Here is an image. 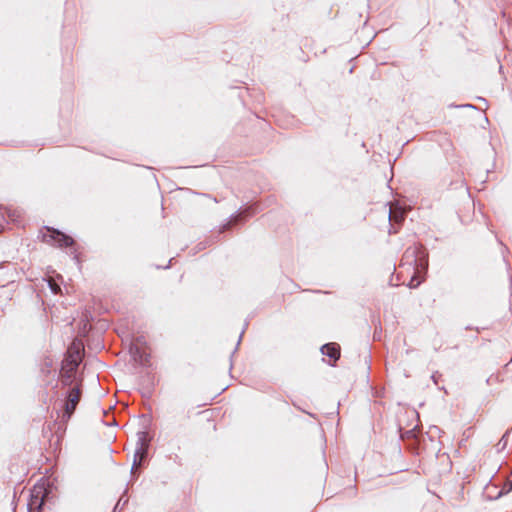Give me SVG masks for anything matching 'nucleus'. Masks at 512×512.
Returning a JSON list of instances; mask_svg holds the SVG:
<instances>
[{
    "instance_id": "nucleus-22",
    "label": "nucleus",
    "mask_w": 512,
    "mask_h": 512,
    "mask_svg": "<svg viewBox=\"0 0 512 512\" xmlns=\"http://www.w3.org/2000/svg\"><path fill=\"white\" fill-rule=\"evenodd\" d=\"M511 477H512V471H511Z\"/></svg>"
},
{
    "instance_id": "nucleus-15",
    "label": "nucleus",
    "mask_w": 512,
    "mask_h": 512,
    "mask_svg": "<svg viewBox=\"0 0 512 512\" xmlns=\"http://www.w3.org/2000/svg\"><path fill=\"white\" fill-rule=\"evenodd\" d=\"M440 377H441V375H440L438 372L434 373V374L431 376V378H432L433 382H434L436 385H438V379H439Z\"/></svg>"
},
{
    "instance_id": "nucleus-16",
    "label": "nucleus",
    "mask_w": 512,
    "mask_h": 512,
    "mask_svg": "<svg viewBox=\"0 0 512 512\" xmlns=\"http://www.w3.org/2000/svg\"><path fill=\"white\" fill-rule=\"evenodd\" d=\"M107 425H110V426H115L117 425L116 421H115V418H113V421L111 423H107Z\"/></svg>"
},
{
    "instance_id": "nucleus-9",
    "label": "nucleus",
    "mask_w": 512,
    "mask_h": 512,
    "mask_svg": "<svg viewBox=\"0 0 512 512\" xmlns=\"http://www.w3.org/2000/svg\"><path fill=\"white\" fill-rule=\"evenodd\" d=\"M323 355L328 356L331 360L336 362L340 357V347L336 343H327L321 347Z\"/></svg>"
},
{
    "instance_id": "nucleus-3",
    "label": "nucleus",
    "mask_w": 512,
    "mask_h": 512,
    "mask_svg": "<svg viewBox=\"0 0 512 512\" xmlns=\"http://www.w3.org/2000/svg\"><path fill=\"white\" fill-rule=\"evenodd\" d=\"M81 398V385L77 384L70 388L66 398L61 400L59 407L64 409L62 416H72Z\"/></svg>"
},
{
    "instance_id": "nucleus-19",
    "label": "nucleus",
    "mask_w": 512,
    "mask_h": 512,
    "mask_svg": "<svg viewBox=\"0 0 512 512\" xmlns=\"http://www.w3.org/2000/svg\"><path fill=\"white\" fill-rule=\"evenodd\" d=\"M243 333H244V330L242 331L241 335L239 336V340H238L237 345H239V343H240V341H241V339H242V335H243Z\"/></svg>"
},
{
    "instance_id": "nucleus-20",
    "label": "nucleus",
    "mask_w": 512,
    "mask_h": 512,
    "mask_svg": "<svg viewBox=\"0 0 512 512\" xmlns=\"http://www.w3.org/2000/svg\"><path fill=\"white\" fill-rule=\"evenodd\" d=\"M510 482L512 483V477L510 478Z\"/></svg>"
},
{
    "instance_id": "nucleus-18",
    "label": "nucleus",
    "mask_w": 512,
    "mask_h": 512,
    "mask_svg": "<svg viewBox=\"0 0 512 512\" xmlns=\"http://www.w3.org/2000/svg\"><path fill=\"white\" fill-rule=\"evenodd\" d=\"M101 412H102L103 416H107V410L101 409Z\"/></svg>"
},
{
    "instance_id": "nucleus-4",
    "label": "nucleus",
    "mask_w": 512,
    "mask_h": 512,
    "mask_svg": "<svg viewBox=\"0 0 512 512\" xmlns=\"http://www.w3.org/2000/svg\"><path fill=\"white\" fill-rule=\"evenodd\" d=\"M425 251L422 247L418 246H411L406 249V251L403 254V260L406 261V263L413 265L414 267L423 266L425 260Z\"/></svg>"
},
{
    "instance_id": "nucleus-24",
    "label": "nucleus",
    "mask_w": 512,
    "mask_h": 512,
    "mask_svg": "<svg viewBox=\"0 0 512 512\" xmlns=\"http://www.w3.org/2000/svg\"><path fill=\"white\" fill-rule=\"evenodd\" d=\"M511 477H512V471H511Z\"/></svg>"
},
{
    "instance_id": "nucleus-12",
    "label": "nucleus",
    "mask_w": 512,
    "mask_h": 512,
    "mask_svg": "<svg viewBox=\"0 0 512 512\" xmlns=\"http://www.w3.org/2000/svg\"><path fill=\"white\" fill-rule=\"evenodd\" d=\"M67 365L69 366V371L71 373H75L76 370L78 369L79 363L75 359H71V360L67 359Z\"/></svg>"
},
{
    "instance_id": "nucleus-23",
    "label": "nucleus",
    "mask_w": 512,
    "mask_h": 512,
    "mask_svg": "<svg viewBox=\"0 0 512 512\" xmlns=\"http://www.w3.org/2000/svg\"><path fill=\"white\" fill-rule=\"evenodd\" d=\"M511 477H512V471H511Z\"/></svg>"
},
{
    "instance_id": "nucleus-10",
    "label": "nucleus",
    "mask_w": 512,
    "mask_h": 512,
    "mask_svg": "<svg viewBox=\"0 0 512 512\" xmlns=\"http://www.w3.org/2000/svg\"><path fill=\"white\" fill-rule=\"evenodd\" d=\"M130 353L133 357V359L141 364V365H147L149 362L148 354H146L144 351H142L138 346L131 345L130 347Z\"/></svg>"
},
{
    "instance_id": "nucleus-13",
    "label": "nucleus",
    "mask_w": 512,
    "mask_h": 512,
    "mask_svg": "<svg viewBox=\"0 0 512 512\" xmlns=\"http://www.w3.org/2000/svg\"><path fill=\"white\" fill-rule=\"evenodd\" d=\"M502 491L504 493H509L512 491V483L510 482V478H508L507 481L504 483Z\"/></svg>"
},
{
    "instance_id": "nucleus-11",
    "label": "nucleus",
    "mask_w": 512,
    "mask_h": 512,
    "mask_svg": "<svg viewBox=\"0 0 512 512\" xmlns=\"http://www.w3.org/2000/svg\"><path fill=\"white\" fill-rule=\"evenodd\" d=\"M47 283H48V286H49V288H50L51 292H52L54 295H57V294H59V293L61 292V287H60V285H59L58 283H56L54 280L49 279V280L47 281Z\"/></svg>"
},
{
    "instance_id": "nucleus-7",
    "label": "nucleus",
    "mask_w": 512,
    "mask_h": 512,
    "mask_svg": "<svg viewBox=\"0 0 512 512\" xmlns=\"http://www.w3.org/2000/svg\"><path fill=\"white\" fill-rule=\"evenodd\" d=\"M139 447L136 449L134 464H136L138 458V465H140L141 461L145 458L147 454L148 444L151 440L148 432H140L138 433Z\"/></svg>"
},
{
    "instance_id": "nucleus-8",
    "label": "nucleus",
    "mask_w": 512,
    "mask_h": 512,
    "mask_svg": "<svg viewBox=\"0 0 512 512\" xmlns=\"http://www.w3.org/2000/svg\"><path fill=\"white\" fill-rule=\"evenodd\" d=\"M388 218L390 222L389 234H396L398 232V228L404 221V215L401 212L394 213L389 209Z\"/></svg>"
},
{
    "instance_id": "nucleus-17",
    "label": "nucleus",
    "mask_w": 512,
    "mask_h": 512,
    "mask_svg": "<svg viewBox=\"0 0 512 512\" xmlns=\"http://www.w3.org/2000/svg\"><path fill=\"white\" fill-rule=\"evenodd\" d=\"M212 411H213L212 409H206L202 413H207V412H212ZM210 416H214V414L211 413Z\"/></svg>"
},
{
    "instance_id": "nucleus-14",
    "label": "nucleus",
    "mask_w": 512,
    "mask_h": 512,
    "mask_svg": "<svg viewBox=\"0 0 512 512\" xmlns=\"http://www.w3.org/2000/svg\"><path fill=\"white\" fill-rule=\"evenodd\" d=\"M419 422H420L419 417L413 418V423L410 424L413 426L412 431H414L415 429H417L419 427Z\"/></svg>"
},
{
    "instance_id": "nucleus-6",
    "label": "nucleus",
    "mask_w": 512,
    "mask_h": 512,
    "mask_svg": "<svg viewBox=\"0 0 512 512\" xmlns=\"http://www.w3.org/2000/svg\"><path fill=\"white\" fill-rule=\"evenodd\" d=\"M21 219V211L7 207L0 208V233L4 230L5 224L9 221L19 223Z\"/></svg>"
},
{
    "instance_id": "nucleus-21",
    "label": "nucleus",
    "mask_w": 512,
    "mask_h": 512,
    "mask_svg": "<svg viewBox=\"0 0 512 512\" xmlns=\"http://www.w3.org/2000/svg\"><path fill=\"white\" fill-rule=\"evenodd\" d=\"M511 477H512V471H511Z\"/></svg>"
},
{
    "instance_id": "nucleus-1",
    "label": "nucleus",
    "mask_w": 512,
    "mask_h": 512,
    "mask_svg": "<svg viewBox=\"0 0 512 512\" xmlns=\"http://www.w3.org/2000/svg\"><path fill=\"white\" fill-rule=\"evenodd\" d=\"M48 494L49 490L44 482L35 484L31 489L28 512H41Z\"/></svg>"
},
{
    "instance_id": "nucleus-2",
    "label": "nucleus",
    "mask_w": 512,
    "mask_h": 512,
    "mask_svg": "<svg viewBox=\"0 0 512 512\" xmlns=\"http://www.w3.org/2000/svg\"><path fill=\"white\" fill-rule=\"evenodd\" d=\"M42 239L44 242L51 244V245H57L58 247H70L73 248L75 245L74 239L61 232L58 229L49 228L46 227V233H43Z\"/></svg>"
},
{
    "instance_id": "nucleus-5",
    "label": "nucleus",
    "mask_w": 512,
    "mask_h": 512,
    "mask_svg": "<svg viewBox=\"0 0 512 512\" xmlns=\"http://www.w3.org/2000/svg\"><path fill=\"white\" fill-rule=\"evenodd\" d=\"M257 212L256 206H250L237 212L236 214L231 215L230 220L224 224L220 230V233L229 230L233 225L237 224L241 220H244L247 217L253 216Z\"/></svg>"
}]
</instances>
